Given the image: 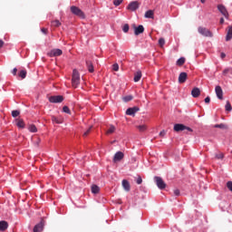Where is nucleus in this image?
<instances>
[{
	"label": "nucleus",
	"mask_w": 232,
	"mask_h": 232,
	"mask_svg": "<svg viewBox=\"0 0 232 232\" xmlns=\"http://www.w3.org/2000/svg\"><path fill=\"white\" fill-rule=\"evenodd\" d=\"M136 128L140 132L146 131L148 130V126H146L145 124H143V125H137Z\"/></svg>",
	"instance_id": "obj_25"
},
{
	"label": "nucleus",
	"mask_w": 232,
	"mask_h": 232,
	"mask_svg": "<svg viewBox=\"0 0 232 232\" xmlns=\"http://www.w3.org/2000/svg\"><path fill=\"white\" fill-rule=\"evenodd\" d=\"M51 119H52V121H53V122H55V124H62V123H63V121H62L61 120H59V119H58L57 117H55V116H52Z\"/></svg>",
	"instance_id": "obj_28"
},
{
	"label": "nucleus",
	"mask_w": 232,
	"mask_h": 232,
	"mask_svg": "<svg viewBox=\"0 0 232 232\" xmlns=\"http://www.w3.org/2000/svg\"><path fill=\"white\" fill-rule=\"evenodd\" d=\"M223 73H224V75H227V73H230V75H232V69H231V68H229V69H225V70L223 71Z\"/></svg>",
	"instance_id": "obj_40"
},
{
	"label": "nucleus",
	"mask_w": 232,
	"mask_h": 232,
	"mask_svg": "<svg viewBox=\"0 0 232 232\" xmlns=\"http://www.w3.org/2000/svg\"><path fill=\"white\" fill-rule=\"evenodd\" d=\"M8 229V222L3 220L0 221V231H6Z\"/></svg>",
	"instance_id": "obj_19"
},
{
	"label": "nucleus",
	"mask_w": 232,
	"mask_h": 232,
	"mask_svg": "<svg viewBox=\"0 0 232 232\" xmlns=\"http://www.w3.org/2000/svg\"><path fill=\"white\" fill-rule=\"evenodd\" d=\"M122 188L126 190V191H130L131 189V186L130 185V181L127 179H123L122 182Z\"/></svg>",
	"instance_id": "obj_17"
},
{
	"label": "nucleus",
	"mask_w": 232,
	"mask_h": 232,
	"mask_svg": "<svg viewBox=\"0 0 232 232\" xmlns=\"http://www.w3.org/2000/svg\"><path fill=\"white\" fill-rule=\"evenodd\" d=\"M166 133H167L166 130H161V131L160 132V137H165Z\"/></svg>",
	"instance_id": "obj_47"
},
{
	"label": "nucleus",
	"mask_w": 232,
	"mask_h": 232,
	"mask_svg": "<svg viewBox=\"0 0 232 232\" xmlns=\"http://www.w3.org/2000/svg\"><path fill=\"white\" fill-rule=\"evenodd\" d=\"M81 84V74L79 73V71L77 69H74L72 71V88H78Z\"/></svg>",
	"instance_id": "obj_1"
},
{
	"label": "nucleus",
	"mask_w": 232,
	"mask_h": 232,
	"mask_svg": "<svg viewBox=\"0 0 232 232\" xmlns=\"http://www.w3.org/2000/svg\"><path fill=\"white\" fill-rule=\"evenodd\" d=\"M139 6H140V4L139 2L134 1L129 4L127 6V10H130V12H135V10H138Z\"/></svg>",
	"instance_id": "obj_9"
},
{
	"label": "nucleus",
	"mask_w": 232,
	"mask_h": 232,
	"mask_svg": "<svg viewBox=\"0 0 232 232\" xmlns=\"http://www.w3.org/2000/svg\"><path fill=\"white\" fill-rule=\"evenodd\" d=\"M20 113L21 112L19 111H13L12 117H19Z\"/></svg>",
	"instance_id": "obj_41"
},
{
	"label": "nucleus",
	"mask_w": 232,
	"mask_h": 232,
	"mask_svg": "<svg viewBox=\"0 0 232 232\" xmlns=\"http://www.w3.org/2000/svg\"><path fill=\"white\" fill-rule=\"evenodd\" d=\"M49 57H60L63 55V50L61 49H53L51 52L47 53Z\"/></svg>",
	"instance_id": "obj_8"
},
{
	"label": "nucleus",
	"mask_w": 232,
	"mask_h": 232,
	"mask_svg": "<svg viewBox=\"0 0 232 232\" xmlns=\"http://www.w3.org/2000/svg\"><path fill=\"white\" fill-rule=\"evenodd\" d=\"M185 130L187 131H193V129H191V128H189V127H188V126H186V125H184L182 123H176L174 125V131H177V132H179V131H185Z\"/></svg>",
	"instance_id": "obj_3"
},
{
	"label": "nucleus",
	"mask_w": 232,
	"mask_h": 232,
	"mask_svg": "<svg viewBox=\"0 0 232 232\" xmlns=\"http://www.w3.org/2000/svg\"><path fill=\"white\" fill-rule=\"evenodd\" d=\"M86 66H87L88 72H90V73H93L94 72L93 63L91 61L86 62Z\"/></svg>",
	"instance_id": "obj_21"
},
{
	"label": "nucleus",
	"mask_w": 232,
	"mask_h": 232,
	"mask_svg": "<svg viewBox=\"0 0 232 232\" xmlns=\"http://www.w3.org/2000/svg\"><path fill=\"white\" fill-rule=\"evenodd\" d=\"M71 12L74 15L81 17V19H84L86 17V15L84 14V12H82V10H81V8H79L75 5L71 6Z\"/></svg>",
	"instance_id": "obj_2"
},
{
	"label": "nucleus",
	"mask_w": 232,
	"mask_h": 232,
	"mask_svg": "<svg viewBox=\"0 0 232 232\" xmlns=\"http://www.w3.org/2000/svg\"><path fill=\"white\" fill-rule=\"evenodd\" d=\"M136 184H139V185L142 184V178L140 176H138L136 178Z\"/></svg>",
	"instance_id": "obj_43"
},
{
	"label": "nucleus",
	"mask_w": 232,
	"mask_h": 232,
	"mask_svg": "<svg viewBox=\"0 0 232 232\" xmlns=\"http://www.w3.org/2000/svg\"><path fill=\"white\" fill-rule=\"evenodd\" d=\"M154 180L159 189H166V182H164V179H162V178L155 176Z\"/></svg>",
	"instance_id": "obj_5"
},
{
	"label": "nucleus",
	"mask_w": 232,
	"mask_h": 232,
	"mask_svg": "<svg viewBox=\"0 0 232 232\" xmlns=\"http://www.w3.org/2000/svg\"><path fill=\"white\" fill-rule=\"evenodd\" d=\"M5 46V42L3 40H0V48H3Z\"/></svg>",
	"instance_id": "obj_51"
},
{
	"label": "nucleus",
	"mask_w": 232,
	"mask_h": 232,
	"mask_svg": "<svg viewBox=\"0 0 232 232\" xmlns=\"http://www.w3.org/2000/svg\"><path fill=\"white\" fill-rule=\"evenodd\" d=\"M159 44H160V48H162V46H164V44H166V40H164V38H160Z\"/></svg>",
	"instance_id": "obj_38"
},
{
	"label": "nucleus",
	"mask_w": 232,
	"mask_h": 232,
	"mask_svg": "<svg viewBox=\"0 0 232 232\" xmlns=\"http://www.w3.org/2000/svg\"><path fill=\"white\" fill-rule=\"evenodd\" d=\"M184 63H186V58L181 57L177 61L176 64L178 66H183Z\"/></svg>",
	"instance_id": "obj_26"
},
{
	"label": "nucleus",
	"mask_w": 232,
	"mask_h": 232,
	"mask_svg": "<svg viewBox=\"0 0 232 232\" xmlns=\"http://www.w3.org/2000/svg\"><path fill=\"white\" fill-rule=\"evenodd\" d=\"M122 1L124 0H113L114 6H121V4L122 3Z\"/></svg>",
	"instance_id": "obj_39"
},
{
	"label": "nucleus",
	"mask_w": 232,
	"mask_h": 232,
	"mask_svg": "<svg viewBox=\"0 0 232 232\" xmlns=\"http://www.w3.org/2000/svg\"><path fill=\"white\" fill-rule=\"evenodd\" d=\"M43 229H44V220H41L40 223L34 226V232H41Z\"/></svg>",
	"instance_id": "obj_13"
},
{
	"label": "nucleus",
	"mask_w": 232,
	"mask_h": 232,
	"mask_svg": "<svg viewBox=\"0 0 232 232\" xmlns=\"http://www.w3.org/2000/svg\"><path fill=\"white\" fill-rule=\"evenodd\" d=\"M227 188L229 189V191H232V181H228V182L227 183Z\"/></svg>",
	"instance_id": "obj_45"
},
{
	"label": "nucleus",
	"mask_w": 232,
	"mask_h": 232,
	"mask_svg": "<svg viewBox=\"0 0 232 232\" xmlns=\"http://www.w3.org/2000/svg\"><path fill=\"white\" fill-rule=\"evenodd\" d=\"M122 99H123L124 102H130V101H133V96L127 95V96H124Z\"/></svg>",
	"instance_id": "obj_31"
},
{
	"label": "nucleus",
	"mask_w": 232,
	"mask_h": 232,
	"mask_svg": "<svg viewBox=\"0 0 232 232\" xmlns=\"http://www.w3.org/2000/svg\"><path fill=\"white\" fill-rule=\"evenodd\" d=\"M115 126L111 125L106 131V135H111V133H115Z\"/></svg>",
	"instance_id": "obj_24"
},
{
	"label": "nucleus",
	"mask_w": 232,
	"mask_h": 232,
	"mask_svg": "<svg viewBox=\"0 0 232 232\" xmlns=\"http://www.w3.org/2000/svg\"><path fill=\"white\" fill-rule=\"evenodd\" d=\"M122 30H123L124 34H128V32H130V24H125L122 27Z\"/></svg>",
	"instance_id": "obj_35"
},
{
	"label": "nucleus",
	"mask_w": 232,
	"mask_h": 232,
	"mask_svg": "<svg viewBox=\"0 0 232 232\" xmlns=\"http://www.w3.org/2000/svg\"><path fill=\"white\" fill-rule=\"evenodd\" d=\"M153 15H154L153 10H149V11H147V12L145 13V17H146L147 19H153Z\"/></svg>",
	"instance_id": "obj_23"
},
{
	"label": "nucleus",
	"mask_w": 232,
	"mask_h": 232,
	"mask_svg": "<svg viewBox=\"0 0 232 232\" xmlns=\"http://www.w3.org/2000/svg\"><path fill=\"white\" fill-rule=\"evenodd\" d=\"M42 33L46 35V34H48V29H46V28H42Z\"/></svg>",
	"instance_id": "obj_49"
},
{
	"label": "nucleus",
	"mask_w": 232,
	"mask_h": 232,
	"mask_svg": "<svg viewBox=\"0 0 232 232\" xmlns=\"http://www.w3.org/2000/svg\"><path fill=\"white\" fill-rule=\"evenodd\" d=\"M218 10L224 15L226 19H229V13L227 12V9L226 8V5H218Z\"/></svg>",
	"instance_id": "obj_7"
},
{
	"label": "nucleus",
	"mask_w": 232,
	"mask_h": 232,
	"mask_svg": "<svg viewBox=\"0 0 232 232\" xmlns=\"http://www.w3.org/2000/svg\"><path fill=\"white\" fill-rule=\"evenodd\" d=\"M52 26L58 28V26H61V22L59 20H54L52 22Z\"/></svg>",
	"instance_id": "obj_33"
},
{
	"label": "nucleus",
	"mask_w": 232,
	"mask_h": 232,
	"mask_svg": "<svg viewBox=\"0 0 232 232\" xmlns=\"http://www.w3.org/2000/svg\"><path fill=\"white\" fill-rule=\"evenodd\" d=\"M18 75L21 77V79H26V70L20 71Z\"/></svg>",
	"instance_id": "obj_30"
},
{
	"label": "nucleus",
	"mask_w": 232,
	"mask_h": 232,
	"mask_svg": "<svg viewBox=\"0 0 232 232\" xmlns=\"http://www.w3.org/2000/svg\"><path fill=\"white\" fill-rule=\"evenodd\" d=\"M140 109L139 107H132V108H129L126 111V115H131V116H135V114L137 113V111H140Z\"/></svg>",
	"instance_id": "obj_12"
},
{
	"label": "nucleus",
	"mask_w": 232,
	"mask_h": 232,
	"mask_svg": "<svg viewBox=\"0 0 232 232\" xmlns=\"http://www.w3.org/2000/svg\"><path fill=\"white\" fill-rule=\"evenodd\" d=\"M202 4L206 3V0H200Z\"/></svg>",
	"instance_id": "obj_54"
},
{
	"label": "nucleus",
	"mask_w": 232,
	"mask_h": 232,
	"mask_svg": "<svg viewBox=\"0 0 232 232\" xmlns=\"http://www.w3.org/2000/svg\"><path fill=\"white\" fill-rule=\"evenodd\" d=\"M198 32L204 37H213V33H211V31H209V29L206 27H202V26L198 27Z\"/></svg>",
	"instance_id": "obj_4"
},
{
	"label": "nucleus",
	"mask_w": 232,
	"mask_h": 232,
	"mask_svg": "<svg viewBox=\"0 0 232 232\" xmlns=\"http://www.w3.org/2000/svg\"><path fill=\"white\" fill-rule=\"evenodd\" d=\"M140 79H142V72L137 71L134 73V82H139V81H140Z\"/></svg>",
	"instance_id": "obj_18"
},
{
	"label": "nucleus",
	"mask_w": 232,
	"mask_h": 232,
	"mask_svg": "<svg viewBox=\"0 0 232 232\" xmlns=\"http://www.w3.org/2000/svg\"><path fill=\"white\" fill-rule=\"evenodd\" d=\"M191 95L192 97H194V99L200 97V89H198V87H195L194 89H192Z\"/></svg>",
	"instance_id": "obj_16"
},
{
	"label": "nucleus",
	"mask_w": 232,
	"mask_h": 232,
	"mask_svg": "<svg viewBox=\"0 0 232 232\" xmlns=\"http://www.w3.org/2000/svg\"><path fill=\"white\" fill-rule=\"evenodd\" d=\"M29 131H31L32 133H36L37 127H35V125H30L29 126Z\"/></svg>",
	"instance_id": "obj_36"
},
{
	"label": "nucleus",
	"mask_w": 232,
	"mask_h": 232,
	"mask_svg": "<svg viewBox=\"0 0 232 232\" xmlns=\"http://www.w3.org/2000/svg\"><path fill=\"white\" fill-rule=\"evenodd\" d=\"M112 70H113L114 72H119V63H114V64L112 65Z\"/></svg>",
	"instance_id": "obj_44"
},
{
	"label": "nucleus",
	"mask_w": 232,
	"mask_h": 232,
	"mask_svg": "<svg viewBox=\"0 0 232 232\" xmlns=\"http://www.w3.org/2000/svg\"><path fill=\"white\" fill-rule=\"evenodd\" d=\"M16 126H18V128H24V121L23 120H17Z\"/></svg>",
	"instance_id": "obj_29"
},
{
	"label": "nucleus",
	"mask_w": 232,
	"mask_h": 232,
	"mask_svg": "<svg viewBox=\"0 0 232 232\" xmlns=\"http://www.w3.org/2000/svg\"><path fill=\"white\" fill-rule=\"evenodd\" d=\"M215 92L218 99H220V101H222V99H224V92L222 91V87H220V85L216 86Z\"/></svg>",
	"instance_id": "obj_10"
},
{
	"label": "nucleus",
	"mask_w": 232,
	"mask_h": 232,
	"mask_svg": "<svg viewBox=\"0 0 232 232\" xmlns=\"http://www.w3.org/2000/svg\"><path fill=\"white\" fill-rule=\"evenodd\" d=\"M64 101V97L63 95H56V96H51L49 97V102H52L53 104H58L63 102Z\"/></svg>",
	"instance_id": "obj_6"
},
{
	"label": "nucleus",
	"mask_w": 232,
	"mask_h": 232,
	"mask_svg": "<svg viewBox=\"0 0 232 232\" xmlns=\"http://www.w3.org/2000/svg\"><path fill=\"white\" fill-rule=\"evenodd\" d=\"M226 58V53H221V59H225Z\"/></svg>",
	"instance_id": "obj_52"
},
{
	"label": "nucleus",
	"mask_w": 232,
	"mask_h": 232,
	"mask_svg": "<svg viewBox=\"0 0 232 232\" xmlns=\"http://www.w3.org/2000/svg\"><path fill=\"white\" fill-rule=\"evenodd\" d=\"M174 195L175 197H179L180 195V190L178 188L174 189Z\"/></svg>",
	"instance_id": "obj_46"
},
{
	"label": "nucleus",
	"mask_w": 232,
	"mask_h": 232,
	"mask_svg": "<svg viewBox=\"0 0 232 232\" xmlns=\"http://www.w3.org/2000/svg\"><path fill=\"white\" fill-rule=\"evenodd\" d=\"M92 132V126L83 133V137H88Z\"/></svg>",
	"instance_id": "obj_42"
},
{
	"label": "nucleus",
	"mask_w": 232,
	"mask_h": 232,
	"mask_svg": "<svg viewBox=\"0 0 232 232\" xmlns=\"http://www.w3.org/2000/svg\"><path fill=\"white\" fill-rule=\"evenodd\" d=\"M210 101H211V98H209V96H208L207 98H205V102H206L207 104H209Z\"/></svg>",
	"instance_id": "obj_48"
},
{
	"label": "nucleus",
	"mask_w": 232,
	"mask_h": 232,
	"mask_svg": "<svg viewBox=\"0 0 232 232\" xmlns=\"http://www.w3.org/2000/svg\"><path fill=\"white\" fill-rule=\"evenodd\" d=\"M63 111L64 113H68V115H72V111H70V108L68 106H63Z\"/></svg>",
	"instance_id": "obj_34"
},
{
	"label": "nucleus",
	"mask_w": 232,
	"mask_h": 232,
	"mask_svg": "<svg viewBox=\"0 0 232 232\" xmlns=\"http://www.w3.org/2000/svg\"><path fill=\"white\" fill-rule=\"evenodd\" d=\"M215 159H218V160H222V159H224V153L219 152L218 154H215Z\"/></svg>",
	"instance_id": "obj_37"
},
{
	"label": "nucleus",
	"mask_w": 232,
	"mask_h": 232,
	"mask_svg": "<svg viewBox=\"0 0 232 232\" xmlns=\"http://www.w3.org/2000/svg\"><path fill=\"white\" fill-rule=\"evenodd\" d=\"M124 159V153L122 151H118L113 157V162H121Z\"/></svg>",
	"instance_id": "obj_11"
},
{
	"label": "nucleus",
	"mask_w": 232,
	"mask_h": 232,
	"mask_svg": "<svg viewBox=\"0 0 232 232\" xmlns=\"http://www.w3.org/2000/svg\"><path fill=\"white\" fill-rule=\"evenodd\" d=\"M188 81V73L187 72H180L179 76V84H184Z\"/></svg>",
	"instance_id": "obj_14"
},
{
	"label": "nucleus",
	"mask_w": 232,
	"mask_h": 232,
	"mask_svg": "<svg viewBox=\"0 0 232 232\" xmlns=\"http://www.w3.org/2000/svg\"><path fill=\"white\" fill-rule=\"evenodd\" d=\"M99 191H101V188H99V186H97V185L92 186V193H93L94 195H97V193H99Z\"/></svg>",
	"instance_id": "obj_22"
},
{
	"label": "nucleus",
	"mask_w": 232,
	"mask_h": 232,
	"mask_svg": "<svg viewBox=\"0 0 232 232\" xmlns=\"http://www.w3.org/2000/svg\"><path fill=\"white\" fill-rule=\"evenodd\" d=\"M13 75H17V68H14L12 72Z\"/></svg>",
	"instance_id": "obj_50"
},
{
	"label": "nucleus",
	"mask_w": 232,
	"mask_h": 232,
	"mask_svg": "<svg viewBox=\"0 0 232 232\" xmlns=\"http://www.w3.org/2000/svg\"><path fill=\"white\" fill-rule=\"evenodd\" d=\"M219 23H220V24H224V18H220Z\"/></svg>",
	"instance_id": "obj_53"
},
{
	"label": "nucleus",
	"mask_w": 232,
	"mask_h": 232,
	"mask_svg": "<svg viewBox=\"0 0 232 232\" xmlns=\"http://www.w3.org/2000/svg\"><path fill=\"white\" fill-rule=\"evenodd\" d=\"M232 39V24L228 26V31L227 33L226 41H231Z\"/></svg>",
	"instance_id": "obj_20"
},
{
	"label": "nucleus",
	"mask_w": 232,
	"mask_h": 232,
	"mask_svg": "<svg viewBox=\"0 0 232 232\" xmlns=\"http://www.w3.org/2000/svg\"><path fill=\"white\" fill-rule=\"evenodd\" d=\"M214 128H219L220 130H227V125L221 123L214 125Z\"/></svg>",
	"instance_id": "obj_27"
},
{
	"label": "nucleus",
	"mask_w": 232,
	"mask_h": 232,
	"mask_svg": "<svg viewBox=\"0 0 232 232\" xmlns=\"http://www.w3.org/2000/svg\"><path fill=\"white\" fill-rule=\"evenodd\" d=\"M225 108H226V111H232L231 102H229V101L227 102Z\"/></svg>",
	"instance_id": "obj_32"
},
{
	"label": "nucleus",
	"mask_w": 232,
	"mask_h": 232,
	"mask_svg": "<svg viewBox=\"0 0 232 232\" xmlns=\"http://www.w3.org/2000/svg\"><path fill=\"white\" fill-rule=\"evenodd\" d=\"M140 34H144V26L139 25L138 27L134 25V34L140 35Z\"/></svg>",
	"instance_id": "obj_15"
}]
</instances>
